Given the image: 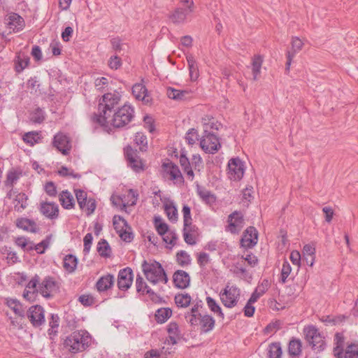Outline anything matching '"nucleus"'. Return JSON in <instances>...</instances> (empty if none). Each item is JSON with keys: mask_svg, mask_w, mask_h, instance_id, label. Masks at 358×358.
<instances>
[{"mask_svg": "<svg viewBox=\"0 0 358 358\" xmlns=\"http://www.w3.org/2000/svg\"><path fill=\"white\" fill-rule=\"evenodd\" d=\"M120 96L116 93L105 94L99 103V115H94V120L101 125H105L107 118L119 107Z\"/></svg>", "mask_w": 358, "mask_h": 358, "instance_id": "obj_1", "label": "nucleus"}, {"mask_svg": "<svg viewBox=\"0 0 358 358\" xmlns=\"http://www.w3.org/2000/svg\"><path fill=\"white\" fill-rule=\"evenodd\" d=\"M91 343V336L86 331H74L64 340V345L72 353L85 350Z\"/></svg>", "mask_w": 358, "mask_h": 358, "instance_id": "obj_2", "label": "nucleus"}, {"mask_svg": "<svg viewBox=\"0 0 358 358\" xmlns=\"http://www.w3.org/2000/svg\"><path fill=\"white\" fill-rule=\"evenodd\" d=\"M134 109L131 106L124 104L118 108L110 115V118H107L106 124L103 127L109 125L115 128H121L128 124L134 117Z\"/></svg>", "mask_w": 358, "mask_h": 358, "instance_id": "obj_3", "label": "nucleus"}, {"mask_svg": "<svg viewBox=\"0 0 358 358\" xmlns=\"http://www.w3.org/2000/svg\"><path fill=\"white\" fill-rule=\"evenodd\" d=\"M142 269L146 279L153 285L159 282L166 284L168 282V278L163 267L157 262H148L145 260L142 264Z\"/></svg>", "mask_w": 358, "mask_h": 358, "instance_id": "obj_4", "label": "nucleus"}, {"mask_svg": "<svg viewBox=\"0 0 358 358\" xmlns=\"http://www.w3.org/2000/svg\"><path fill=\"white\" fill-rule=\"evenodd\" d=\"M305 338L314 350L322 351L324 348V338L314 326H308L304 328Z\"/></svg>", "mask_w": 358, "mask_h": 358, "instance_id": "obj_5", "label": "nucleus"}, {"mask_svg": "<svg viewBox=\"0 0 358 358\" xmlns=\"http://www.w3.org/2000/svg\"><path fill=\"white\" fill-rule=\"evenodd\" d=\"M240 296V289L236 286L227 285L220 292V299L223 305L227 308L236 306Z\"/></svg>", "mask_w": 358, "mask_h": 358, "instance_id": "obj_6", "label": "nucleus"}, {"mask_svg": "<svg viewBox=\"0 0 358 358\" xmlns=\"http://www.w3.org/2000/svg\"><path fill=\"white\" fill-rule=\"evenodd\" d=\"M200 146L206 153L214 154L221 148L219 138L214 134H204L201 141Z\"/></svg>", "mask_w": 358, "mask_h": 358, "instance_id": "obj_7", "label": "nucleus"}, {"mask_svg": "<svg viewBox=\"0 0 358 358\" xmlns=\"http://www.w3.org/2000/svg\"><path fill=\"white\" fill-rule=\"evenodd\" d=\"M52 145L65 156L69 154L72 148L69 137L62 132L57 134L54 136Z\"/></svg>", "mask_w": 358, "mask_h": 358, "instance_id": "obj_8", "label": "nucleus"}, {"mask_svg": "<svg viewBox=\"0 0 358 358\" xmlns=\"http://www.w3.org/2000/svg\"><path fill=\"white\" fill-rule=\"evenodd\" d=\"M228 174L231 180H239L244 174V166L241 159H231L228 163Z\"/></svg>", "mask_w": 358, "mask_h": 358, "instance_id": "obj_9", "label": "nucleus"}, {"mask_svg": "<svg viewBox=\"0 0 358 358\" xmlns=\"http://www.w3.org/2000/svg\"><path fill=\"white\" fill-rule=\"evenodd\" d=\"M133 282L132 270L127 267L120 271L117 278V287L121 290L128 289Z\"/></svg>", "mask_w": 358, "mask_h": 358, "instance_id": "obj_10", "label": "nucleus"}, {"mask_svg": "<svg viewBox=\"0 0 358 358\" xmlns=\"http://www.w3.org/2000/svg\"><path fill=\"white\" fill-rule=\"evenodd\" d=\"M258 240V232L253 227H249L243 233L241 240V245L244 248L254 247Z\"/></svg>", "mask_w": 358, "mask_h": 358, "instance_id": "obj_11", "label": "nucleus"}, {"mask_svg": "<svg viewBox=\"0 0 358 358\" xmlns=\"http://www.w3.org/2000/svg\"><path fill=\"white\" fill-rule=\"evenodd\" d=\"M59 206L54 202H41V213L50 220H55L59 216Z\"/></svg>", "mask_w": 358, "mask_h": 358, "instance_id": "obj_12", "label": "nucleus"}, {"mask_svg": "<svg viewBox=\"0 0 358 358\" xmlns=\"http://www.w3.org/2000/svg\"><path fill=\"white\" fill-rule=\"evenodd\" d=\"M125 155L130 167L136 172L143 170V165L141 159L138 157L136 152L131 147L125 149Z\"/></svg>", "mask_w": 358, "mask_h": 358, "instance_id": "obj_13", "label": "nucleus"}, {"mask_svg": "<svg viewBox=\"0 0 358 358\" xmlns=\"http://www.w3.org/2000/svg\"><path fill=\"white\" fill-rule=\"evenodd\" d=\"M5 20L8 28L15 32L22 30L24 27L23 18L17 13H10L6 17Z\"/></svg>", "mask_w": 358, "mask_h": 358, "instance_id": "obj_14", "label": "nucleus"}, {"mask_svg": "<svg viewBox=\"0 0 358 358\" xmlns=\"http://www.w3.org/2000/svg\"><path fill=\"white\" fill-rule=\"evenodd\" d=\"M27 315L34 326H40L44 322L43 310L40 306H31L29 309Z\"/></svg>", "mask_w": 358, "mask_h": 358, "instance_id": "obj_15", "label": "nucleus"}, {"mask_svg": "<svg viewBox=\"0 0 358 358\" xmlns=\"http://www.w3.org/2000/svg\"><path fill=\"white\" fill-rule=\"evenodd\" d=\"M229 230L231 233H238L243 227V215L235 211L229 216Z\"/></svg>", "mask_w": 358, "mask_h": 358, "instance_id": "obj_16", "label": "nucleus"}, {"mask_svg": "<svg viewBox=\"0 0 358 358\" xmlns=\"http://www.w3.org/2000/svg\"><path fill=\"white\" fill-rule=\"evenodd\" d=\"M165 176H170L171 180H176L181 178L182 175L178 167L170 160H167L162 166Z\"/></svg>", "mask_w": 358, "mask_h": 358, "instance_id": "obj_17", "label": "nucleus"}, {"mask_svg": "<svg viewBox=\"0 0 358 358\" xmlns=\"http://www.w3.org/2000/svg\"><path fill=\"white\" fill-rule=\"evenodd\" d=\"M202 124L204 134H213L214 131H217L221 124L213 117L206 115L202 118Z\"/></svg>", "mask_w": 358, "mask_h": 358, "instance_id": "obj_18", "label": "nucleus"}, {"mask_svg": "<svg viewBox=\"0 0 358 358\" xmlns=\"http://www.w3.org/2000/svg\"><path fill=\"white\" fill-rule=\"evenodd\" d=\"M173 278L174 285L178 288L185 289L189 285V275L184 271L178 270L176 271L173 274Z\"/></svg>", "mask_w": 358, "mask_h": 358, "instance_id": "obj_19", "label": "nucleus"}, {"mask_svg": "<svg viewBox=\"0 0 358 358\" xmlns=\"http://www.w3.org/2000/svg\"><path fill=\"white\" fill-rule=\"evenodd\" d=\"M39 281V277L35 275L28 283L27 287L23 293V296L28 301H34L36 297V294L38 292L37 285Z\"/></svg>", "mask_w": 358, "mask_h": 358, "instance_id": "obj_20", "label": "nucleus"}, {"mask_svg": "<svg viewBox=\"0 0 358 358\" xmlns=\"http://www.w3.org/2000/svg\"><path fill=\"white\" fill-rule=\"evenodd\" d=\"M55 282L50 277L45 278L38 287V292L45 298H49L55 289Z\"/></svg>", "mask_w": 358, "mask_h": 358, "instance_id": "obj_21", "label": "nucleus"}, {"mask_svg": "<svg viewBox=\"0 0 358 358\" xmlns=\"http://www.w3.org/2000/svg\"><path fill=\"white\" fill-rule=\"evenodd\" d=\"M190 13L187 10V8H177L170 13L169 17L173 24H183L187 15Z\"/></svg>", "mask_w": 358, "mask_h": 358, "instance_id": "obj_22", "label": "nucleus"}, {"mask_svg": "<svg viewBox=\"0 0 358 358\" xmlns=\"http://www.w3.org/2000/svg\"><path fill=\"white\" fill-rule=\"evenodd\" d=\"M21 176L22 172L14 169H11L8 171L5 185L7 187L10 188V190L8 194V196L9 198H11L12 196L13 185L17 182Z\"/></svg>", "mask_w": 358, "mask_h": 358, "instance_id": "obj_23", "label": "nucleus"}, {"mask_svg": "<svg viewBox=\"0 0 358 358\" xmlns=\"http://www.w3.org/2000/svg\"><path fill=\"white\" fill-rule=\"evenodd\" d=\"M199 305L195 304L191 309L185 313V319L192 326H198L200 322V318L201 317V313L199 312Z\"/></svg>", "mask_w": 358, "mask_h": 358, "instance_id": "obj_24", "label": "nucleus"}, {"mask_svg": "<svg viewBox=\"0 0 358 358\" xmlns=\"http://www.w3.org/2000/svg\"><path fill=\"white\" fill-rule=\"evenodd\" d=\"M6 304L15 313V314L20 317H24L25 315V309L21 303L11 298L6 299Z\"/></svg>", "mask_w": 358, "mask_h": 358, "instance_id": "obj_25", "label": "nucleus"}, {"mask_svg": "<svg viewBox=\"0 0 358 358\" xmlns=\"http://www.w3.org/2000/svg\"><path fill=\"white\" fill-rule=\"evenodd\" d=\"M132 94L138 100H141L145 103L149 102L148 96L147 94V89L141 83H136L132 87Z\"/></svg>", "mask_w": 358, "mask_h": 358, "instance_id": "obj_26", "label": "nucleus"}, {"mask_svg": "<svg viewBox=\"0 0 358 358\" xmlns=\"http://www.w3.org/2000/svg\"><path fill=\"white\" fill-rule=\"evenodd\" d=\"M336 346L334 348V355L336 358H342L343 350L345 343V337L343 333H336L334 337Z\"/></svg>", "mask_w": 358, "mask_h": 358, "instance_id": "obj_27", "label": "nucleus"}, {"mask_svg": "<svg viewBox=\"0 0 358 358\" xmlns=\"http://www.w3.org/2000/svg\"><path fill=\"white\" fill-rule=\"evenodd\" d=\"M59 201L65 209H71L74 207L75 200L73 196L67 190L62 191L59 194Z\"/></svg>", "mask_w": 358, "mask_h": 358, "instance_id": "obj_28", "label": "nucleus"}, {"mask_svg": "<svg viewBox=\"0 0 358 358\" xmlns=\"http://www.w3.org/2000/svg\"><path fill=\"white\" fill-rule=\"evenodd\" d=\"M169 333V339H167L168 344L171 343L174 345L177 343V340L180 338V331L177 323L171 322L167 327Z\"/></svg>", "mask_w": 358, "mask_h": 358, "instance_id": "obj_29", "label": "nucleus"}, {"mask_svg": "<svg viewBox=\"0 0 358 358\" xmlns=\"http://www.w3.org/2000/svg\"><path fill=\"white\" fill-rule=\"evenodd\" d=\"M166 94L169 98L176 100L182 101L185 100L189 94V92L187 90H179L173 87H168L166 90Z\"/></svg>", "mask_w": 358, "mask_h": 358, "instance_id": "obj_30", "label": "nucleus"}, {"mask_svg": "<svg viewBox=\"0 0 358 358\" xmlns=\"http://www.w3.org/2000/svg\"><path fill=\"white\" fill-rule=\"evenodd\" d=\"M187 61L188 64L190 79L192 81H195L199 76L197 63L192 55L187 56Z\"/></svg>", "mask_w": 358, "mask_h": 358, "instance_id": "obj_31", "label": "nucleus"}, {"mask_svg": "<svg viewBox=\"0 0 358 358\" xmlns=\"http://www.w3.org/2000/svg\"><path fill=\"white\" fill-rule=\"evenodd\" d=\"M114 283V277L112 275H106L101 277L96 282L98 291L103 292L110 288Z\"/></svg>", "mask_w": 358, "mask_h": 358, "instance_id": "obj_32", "label": "nucleus"}, {"mask_svg": "<svg viewBox=\"0 0 358 358\" xmlns=\"http://www.w3.org/2000/svg\"><path fill=\"white\" fill-rule=\"evenodd\" d=\"M201 331L203 333H207L211 331L215 326V320L208 315H204L200 318L199 324Z\"/></svg>", "mask_w": 358, "mask_h": 358, "instance_id": "obj_33", "label": "nucleus"}, {"mask_svg": "<svg viewBox=\"0 0 358 358\" xmlns=\"http://www.w3.org/2000/svg\"><path fill=\"white\" fill-rule=\"evenodd\" d=\"M17 227L26 230L27 231L36 232L37 230L36 223L27 218H20L16 221Z\"/></svg>", "mask_w": 358, "mask_h": 358, "instance_id": "obj_34", "label": "nucleus"}, {"mask_svg": "<svg viewBox=\"0 0 358 358\" xmlns=\"http://www.w3.org/2000/svg\"><path fill=\"white\" fill-rule=\"evenodd\" d=\"M28 197L24 193H18L14 200V208L18 212H22L27 206Z\"/></svg>", "mask_w": 358, "mask_h": 358, "instance_id": "obj_35", "label": "nucleus"}, {"mask_svg": "<svg viewBox=\"0 0 358 358\" xmlns=\"http://www.w3.org/2000/svg\"><path fill=\"white\" fill-rule=\"evenodd\" d=\"M164 210L169 220L175 222L178 219V210L172 201L164 203Z\"/></svg>", "mask_w": 358, "mask_h": 358, "instance_id": "obj_36", "label": "nucleus"}, {"mask_svg": "<svg viewBox=\"0 0 358 358\" xmlns=\"http://www.w3.org/2000/svg\"><path fill=\"white\" fill-rule=\"evenodd\" d=\"M77 264V258L72 255H68L64 258L63 266L69 273H73L76 270Z\"/></svg>", "mask_w": 358, "mask_h": 358, "instance_id": "obj_37", "label": "nucleus"}, {"mask_svg": "<svg viewBox=\"0 0 358 358\" xmlns=\"http://www.w3.org/2000/svg\"><path fill=\"white\" fill-rule=\"evenodd\" d=\"M138 196V194L134 190L132 189H129L127 194L122 197L124 199L123 208H127V206L136 205Z\"/></svg>", "mask_w": 358, "mask_h": 358, "instance_id": "obj_38", "label": "nucleus"}, {"mask_svg": "<svg viewBox=\"0 0 358 358\" xmlns=\"http://www.w3.org/2000/svg\"><path fill=\"white\" fill-rule=\"evenodd\" d=\"M263 60V57L261 55H255L252 59V71L255 80L257 79V76L260 73Z\"/></svg>", "mask_w": 358, "mask_h": 358, "instance_id": "obj_39", "label": "nucleus"}, {"mask_svg": "<svg viewBox=\"0 0 358 358\" xmlns=\"http://www.w3.org/2000/svg\"><path fill=\"white\" fill-rule=\"evenodd\" d=\"M197 193L202 201L207 204H210L215 201V196L203 187H198Z\"/></svg>", "mask_w": 358, "mask_h": 358, "instance_id": "obj_40", "label": "nucleus"}, {"mask_svg": "<svg viewBox=\"0 0 358 358\" xmlns=\"http://www.w3.org/2000/svg\"><path fill=\"white\" fill-rule=\"evenodd\" d=\"M301 343L299 339H292L289 341L288 352L291 356H299L301 353Z\"/></svg>", "mask_w": 358, "mask_h": 358, "instance_id": "obj_41", "label": "nucleus"}, {"mask_svg": "<svg viewBox=\"0 0 358 358\" xmlns=\"http://www.w3.org/2000/svg\"><path fill=\"white\" fill-rule=\"evenodd\" d=\"M342 358H358V343L348 345L345 350H343Z\"/></svg>", "mask_w": 358, "mask_h": 358, "instance_id": "obj_42", "label": "nucleus"}, {"mask_svg": "<svg viewBox=\"0 0 358 358\" xmlns=\"http://www.w3.org/2000/svg\"><path fill=\"white\" fill-rule=\"evenodd\" d=\"M292 48L290 50L287 52V54H292L295 57L296 54L302 50L303 46V41L296 36H293L291 41Z\"/></svg>", "mask_w": 358, "mask_h": 358, "instance_id": "obj_43", "label": "nucleus"}, {"mask_svg": "<svg viewBox=\"0 0 358 358\" xmlns=\"http://www.w3.org/2000/svg\"><path fill=\"white\" fill-rule=\"evenodd\" d=\"M192 298L188 294H178L175 296V302L178 306L187 307L191 303Z\"/></svg>", "mask_w": 358, "mask_h": 358, "instance_id": "obj_44", "label": "nucleus"}, {"mask_svg": "<svg viewBox=\"0 0 358 358\" xmlns=\"http://www.w3.org/2000/svg\"><path fill=\"white\" fill-rule=\"evenodd\" d=\"M97 251L102 257H109L111 250L109 244L105 239H101L97 245Z\"/></svg>", "mask_w": 358, "mask_h": 358, "instance_id": "obj_45", "label": "nucleus"}, {"mask_svg": "<svg viewBox=\"0 0 358 358\" xmlns=\"http://www.w3.org/2000/svg\"><path fill=\"white\" fill-rule=\"evenodd\" d=\"M172 314V311L169 308H160L157 310L155 317L158 322L163 323L168 320Z\"/></svg>", "mask_w": 358, "mask_h": 358, "instance_id": "obj_46", "label": "nucleus"}, {"mask_svg": "<svg viewBox=\"0 0 358 358\" xmlns=\"http://www.w3.org/2000/svg\"><path fill=\"white\" fill-rule=\"evenodd\" d=\"M113 226L117 234L123 231L124 228H129L127 221L117 215H115L113 217Z\"/></svg>", "mask_w": 358, "mask_h": 358, "instance_id": "obj_47", "label": "nucleus"}, {"mask_svg": "<svg viewBox=\"0 0 358 358\" xmlns=\"http://www.w3.org/2000/svg\"><path fill=\"white\" fill-rule=\"evenodd\" d=\"M282 348L280 343H271L268 348V357L269 358H281L282 356Z\"/></svg>", "mask_w": 358, "mask_h": 358, "instance_id": "obj_48", "label": "nucleus"}, {"mask_svg": "<svg viewBox=\"0 0 358 358\" xmlns=\"http://www.w3.org/2000/svg\"><path fill=\"white\" fill-rule=\"evenodd\" d=\"M76 197L78 201V203L82 210H85L86 206V203L88 201L87 193L81 189H76L75 190Z\"/></svg>", "mask_w": 358, "mask_h": 358, "instance_id": "obj_49", "label": "nucleus"}, {"mask_svg": "<svg viewBox=\"0 0 358 358\" xmlns=\"http://www.w3.org/2000/svg\"><path fill=\"white\" fill-rule=\"evenodd\" d=\"M134 141L137 145L139 146V149L141 151L146 150L148 148V140L147 137L141 132L136 133L134 138Z\"/></svg>", "mask_w": 358, "mask_h": 358, "instance_id": "obj_50", "label": "nucleus"}, {"mask_svg": "<svg viewBox=\"0 0 358 358\" xmlns=\"http://www.w3.org/2000/svg\"><path fill=\"white\" fill-rule=\"evenodd\" d=\"M182 211L183 214L185 229L186 230L192 225V219L191 217V210L187 205H184Z\"/></svg>", "mask_w": 358, "mask_h": 358, "instance_id": "obj_51", "label": "nucleus"}, {"mask_svg": "<svg viewBox=\"0 0 358 358\" xmlns=\"http://www.w3.org/2000/svg\"><path fill=\"white\" fill-rule=\"evenodd\" d=\"M206 303H207L208 308L213 312L217 313L220 317H221L222 318H224V314L222 312L221 308L213 298L208 296L206 298Z\"/></svg>", "mask_w": 358, "mask_h": 358, "instance_id": "obj_52", "label": "nucleus"}, {"mask_svg": "<svg viewBox=\"0 0 358 358\" xmlns=\"http://www.w3.org/2000/svg\"><path fill=\"white\" fill-rule=\"evenodd\" d=\"M22 139L26 143L34 145L38 143L39 136L37 132H27L23 136Z\"/></svg>", "mask_w": 358, "mask_h": 358, "instance_id": "obj_53", "label": "nucleus"}, {"mask_svg": "<svg viewBox=\"0 0 358 358\" xmlns=\"http://www.w3.org/2000/svg\"><path fill=\"white\" fill-rule=\"evenodd\" d=\"M136 285L138 292H146L147 294L150 293L151 290L149 289L143 278L139 275L136 278Z\"/></svg>", "mask_w": 358, "mask_h": 358, "instance_id": "obj_54", "label": "nucleus"}, {"mask_svg": "<svg viewBox=\"0 0 358 358\" xmlns=\"http://www.w3.org/2000/svg\"><path fill=\"white\" fill-rule=\"evenodd\" d=\"M180 165L183 167V169L187 173V174L189 176L193 178L194 173L190 167L189 162L188 159L186 157V156L182 155H180Z\"/></svg>", "mask_w": 358, "mask_h": 358, "instance_id": "obj_55", "label": "nucleus"}, {"mask_svg": "<svg viewBox=\"0 0 358 358\" xmlns=\"http://www.w3.org/2000/svg\"><path fill=\"white\" fill-rule=\"evenodd\" d=\"M185 140L189 145H194L199 140L197 131L194 129H189L185 136Z\"/></svg>", "mask_w": 358, "mask_h": 358, "instance_id": "obj_56", "label": "nucleus"}, {"mask_svg": "<svg viewBox=\"0 0 358 358\" xmlns=\"http://www.w3.org/2000/svg\"><path fill=\"white\" fill-rule=\"evenodd\" d=\"M266 292L265 287L262 285L261 286H258L255 292L252 294L250 298V303H255L258 299L262 296Z\"/></svg>", "mask_w": 358, "mask_h": 358, "instance_id": "obj_57", "label": "nucleus"}, {"mask_svg": "<svg viewBox=\"0 0 358 358\" xmlns=\"http://www.w3.org/2000/svg\"><path fill=\"white\" fill-rule=\"evenodd\" d=\"M177 261L181 266L189 264L190 258L189 255L185 251H180L177 254Z\"/></svg>", "mask_w": 358, "mask_h": 358, "instance_id": "obj_58", "label": "nucleus"}, {"mask_svg": "<svg viewBox=\"0 0 358 358\" xmlns=\"http://www.w3.org/2000/svg\"><path fill=\"white\" fill-rule=\"evenodd\" d=\"M162 237L164 241L169 245H174L177 239L176 234L171 230L169 232L162 234Z\"/></svg>", "mask_w": 358, "mask_h": 358, "instance_id": "obj_59", "label": "nucleus"}, {"mask_svg": "<svg viewBox=\"0 0 358 358\" xmlns=\"http://www.w3.org/2000/svg\"><path fill=\"white\" fill-rule=\"evenodd\" d=\"M29 63V57H25L24 59H21L20 57H18L17 62L15 65L16 71L18 73L22 71L28 66Z\"/></svg>", "mask_w": 358, "mask_h": 358, "instance_id": "obj_60", "label": "nucleus"}, {"mask_svg": "<svg viewBox=\"0 0 358 358\" xmlns=\"http://www.w3.org/2000/svg\"><path fill=\"white\" fill-rule=\"evenodd\" d=\"M59 317L57 315H52L51 320L49 322L50 329H49L50 334L57 332V329L59 327Z\"/></svg>", "mask_w": 358, "mask_h": 358, "instance_id": "obj_61", "label": "nucleus"}, {"mask_svg": "<svg viewBox=\"0 0 358 358\" xmlns=\"http://www.w3.org/2000/svg\"><path fill=\"white\" fill-rule=\"evenodd\" d=\"M292 271L291 266L287 262H285L282 264L281 271V280L284 283L286 281L287 278L289 276Z\"/></svg>", "mask_w": 358, "mask_h": 358, "instance_id": "obj_62", "label": "nucleus"}, {"mask_svg": "<svg viewBox=\"0 0 358 358\" xmlns=\"http://www.w3.org/2000/svg\"><path fill=\"white\" fill-rule=\"evenodd\" d=\"M31 120L34 123H41L44 120V115L42 110L39 108L36 110L31 116Z\"/></svg>", "mask_w": 358, "mask_h": 358, "instance_id": "obj_63", "label": "nucleus"}, {"mask_svg": "<svg viewBox=\"0 0 358 358\" xmlns=\"http://www.w3.org/2000/svg\"><path fill=\"white\" fill-rule=\"evenodd\" d=\"M184 230V238L185 241L187 244L189 245H194L196 243L195 237L193 234L190 233L192 231V225L190 227L188 228V229H183Z\"/></svg>", "mask_w": 358, "mask_h": 358, "instance_id": "obj_64", "label": "nucleus"}]
</instances>
